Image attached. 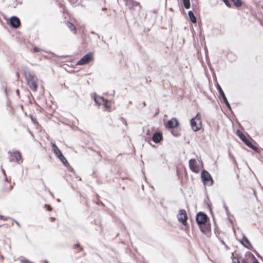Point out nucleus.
Here are the masks:
<instances>
[{"instance_id":"nucleus-24","label":"nucleus","mask_w":263,"mask_h":263,"mask_svg":"<svg viewBox=\"0 0 263 263\" xmlns=\"http://www.w3.org/2000/svg\"><path fill=\"white\" fill-rule=\"evenodd\" d=\"M20 260L21 263H32L30 261H29L26 258H22Z\"/></svg>"},{"instance_id":"nucleus-1","label":"nucleus","mask_w":263,"mask_h":263,"mask_svg":"<svg viewBox=\"0 0 263 263\" xmlns=\"http://www.w3.org/2000/svg\"><path fill=\"white\" fill-rule=\"evenodd\" d=\"M191 126L192 129L195 132L199 130L201 128V121L198 114H197L195 117L191 119Z\"/></svg>"},{"instance_id":"nucleus-11","label":"nucleus","mask_w":263,"mask_h":263,"mask_svg":"<svg viewBox=\"0 0 263 263\" xmlns=\"http://www.w3.org/2000/svg\"><path fill=\"white\" fill-rule=\"evenodd\" d=\"M241 243L248 249H250L252 248V246L250 241L245 236H243V238L241 240Z\"/></svg>"},{"instance_id":"nucleus-25","label":"nucleus","mask_w":263,"mask_h":263,"mask_svg":"<svg viewBox=\"0 0 263 263\" xmlns=\"http://www.w3.org/2000/svg\"><path fill=\"white\" fill-rule=\"evenodd\" d=\"M222 1L224 3L226 6H227L229 7H231V5L228 0H222Z\"/></svg>"},{"instance_id":"nucleus-21","label":"nucleus","mask_w":263,"mask_h":263,"mask_svg":"<svg viewBox=\"0 0 263 263\" xmlns=\"http://www.w3.org/2000/svg\"><path fill=\"white\" fill-rule=\"evenodd\" d=\"M106 108H109L111 106V103L110 101L105 100V102L103 105Z\"/></svg>"},{"instance_id":"nucleus-37","label":"nucleus","mask_w":263,"mask_h":263,"mask_svg":"<svg viewBox=\"0 0 263 263\" xmlns=\"http://www.w3.org/2000/svg\"><path fill=\"white\" fill-rule=\"evenodd\" d=\"M1 226H2V225H0V227H1Z\"/></svg>"},{"instance_id":"nucleus-3","label":"nucleus","mask_w":263,"mask_h":263,"mask_svg":"<svg viewBox=\"0 0 263 263\" xmlns=\"http://www.w3.org/2000/svg\"><path fill=\"white\" fill-rule=\"evenodd\" d=\"M24 74L30 88L33 89V76L31 72L28 70H25Z\"/></svg>"},{"instance_id":"nucleus-19","label":"nucleus","mask_w":263,"mask_h":263,"mask_svg":"<svg viewBox=\"0 0 263 263\" xmlns=\"http://www.w3.org/2000/svg\"><path fill=\"white\" fill-rule=\"evenodd\" d=\"M183 3L184 7L186 9H189L190 7V0H183Z\"/></svg>"},{"instance_id":"nucleus-27","label":"nucleus","mask_w":263,"mask_h":263,"mask_svg":"<svg viewBox=\"0 0 263 263\" xmlns=\"http://www.w3.org/2000/svg\"><path fill=\"white\" fill-rule=\"evenodd\" d=\"M3 218H4V219L5 220H6V218H4L2 215H0V219H3Z\"/></svg>"},{"instance_id":"nucleus-18","label":"nucleus","mask_w":263,"mask_h":263,"mask_svg":"<svg viewBox=\"0 0 263 263\" xmlns=\"http://www.w3.org/2000/svg\"><path fill=\"white\" fill-rule=\"evenodd\" d=\"M237 135L240 137V138L243 141L246 140V138L245 135L240 131L237 130Z\"/></svg>"},{"instance_id":"nucleus-13","label":"nucleus","mask_w":263,"mask_h":263,"mask_svg":"<svg viewBox=\"0 0 263 263\" xmlns=\"http://www.w3.org/2000/svg\"><path fill=\"white\" fill-rule=\"evenodd\" d=\"M162 138V135L159 133H156L153 136V140L155 143L159 142Z\"/></svg>"},{"instance_id":"nucleus-7","label":"nucleus","mask_w":263,"mask_h":263,"mask_svg":"<svg viewBox=\"0 0 263 263\" xmlns=\"http://www.w3.org/2000/svg\"><path fill=\"white\" fill-rule=\"evenodd\" d=\"M92 59V55L90 53L86 54L78 62V64L80 65H84L88 63Z\"/></svg>"},{"instance_id":"nucleus-17","label":"nucleus","mask_w":263,"mask_h":263,"mask_svg":"<svg viewBox=\"0 0 263 263\" xmlns=\"http://www.w3.org/2000/svg\"><path fill=\"white\" fill-rule=\"evenodd\" d=\"M67 26L71 29V30L73 31L74 33H76L77 32V29L75 27H74L73 25L69 22H67Z\"/></svg>"},{"instance_id":"nucleus-33","label":"nucleus","mask_w":263,"mask_h":263,"mask_svg":"<svg viewBox=\"0 0 263 263\" xmlns=\"http://www.w3.org/2000/svg\"><path fill=\"white\" fill-rule=\"evenodd\" d=\"M51 219H52V221H53V220H54V218L52 217V218H51Z\"/></svg>"},{"instance_id":"nucleus-16","label":"nucleus","mask_w":263,"mask_h":263,"mask_svg":"<svg viewBox=\"0 0 263 263\" xmlns=\"http://www.w3.org/2000/svg\"><path fill=\"white\" fill-rule=\"evenodd\" d=\"M188 14H189V16L191 21L193 23H196V18L194 14H193V12L191 11H189L188 12Z\"/></svg>"},{"instance_id":"nucleus-9","label":"nucleus","mask_w":263,"mask_h":263,"mask_svg":"<svg viewBox=\"0 0 263 263\" xmlns=\"http://www.w3.org/2000/svg\"><path fill=\"white\" fill-rule=\"evenodd\" d=\"M21 159V156L19 152H14L11 154V157L10 158V161H16L18 163Z\"/></svg>"},{"instance_id":"nucleus-32","label":"nucleus","mask_w":263,"mask_h":263,"mask_svg":"<svg viewBox=\"0 0 263 263\" xmlns=\"http://www.w3.org/2000/svg\"><path fill=\"white\" fill-rule=\"evenodd\" d=\"M33 87H34V89L36 87V85L35 84V83H34Z\"/></svg>"},{"instance_id":"nucleus-38","label":"nucleus","mask_w":263,"mask_h":263,"mask_svg":"<svg viewBox=\"0 0 263 263\" xmlns=\"http://www.w3.org/2000/svg\"><path fill=\"white\" fill-rule=\"evenodd\" d=\"M237 263H239V262H238Z\"/></svg>"},{"instance_id":"nucleus-26","label":"nucleus","mask_w":263,"mask_h":263,"mask_svg":"<svg viewBox=\"0 0 263 263\" xmlns=\"http://www.w3.org/2000/svg\"><path fill=\"white\" fill-rule=\"evenodd\" d=\"M222 1L224 3L226 6H227L229 7H231V5L228 0H222Z\"/></svg>"},{"instance_id":"nucleus-8","label":"nucleus","mask_w":263,"mask_h":263,"mask_svg":"<svg viewBox=\"0 0 263 263\" xmlns=\"http://www.w3.org/2000/svg\"><path fill=\"white\" fill-rule=\"evenodd\" d=\"M216 87H217L220 95L221 96L222 99H223V101L224 102L226 105H227V106L228 108H230L231 107H230V104L229 103L228 100L224 95V93L222 89H221V87L220 86V85L218 84H217Z\"/></svg>"},{"instance_id":"nucleus-20","label":"nucleus","mask_w":263,"mask_h":263,"mask_svg":"<svg viewBox=\"0 0 263 263\" xmlns=\"http://www.w3.org/2000/svg\"><path fill=\"white\" fill-rule=\"evenodd\" d=\"M232 1L233 2L234 5L237 7L241 6L242 3L240 0H233Z\"/></svg>"},{"instance_id":"nucleus-35","label":"nucleus","mask_w":263,"mask_h":263,"mask_svg":"<svg viewBox=\"0 0 263 263\" xmlns=\"http://www.w3.org/2000/svg\"><path fill=\"white\" fill-rule=\"evenodd\" d=\"M16 93H18V90H17Z\"/></svg>"},{"instance_id":"nucleus-29","label":"nucleus","mask_w":263,"mask_h":263,"mask_svg":"<svg viewBox=\"0 0 263 263\" xmlns=\"http://www.w3.org/2000/svg\"><path fill=\"white\" fill-rule=\"evenodd\" d=\"M30 118H31V120L33 121V116L31 115L30 116Z\"/></svg>"},{"instance_id":"nucleus-10","label":"nucleus","mask_w":263,"mask_h":263,"mask_svg":"<svg viewBox=\"0 0 263 263\" xmlns=\"http://www.w3.org/2000/svg\"><path fill=\"white\" fill-rule=\"evenodd\" d=\"M167 127L170 128H174L178 125V122L175 118H173L167 122Z\"/></svg>"},{"instance_id":"nucleus-5","label":"nucleus","mask_w":263,"mask_h":263,"mask_svg":"<svg viewBox=\"0 0 263 263\" xmlns=\"http://www.w3.org/2000/svg\"><path fill=\"white\" fill-rule=\"evenodd\" d=\"M207 218L208 217L205 214L199 213L197 215L196 221L198 224H204L206 221Z\"/></svg>"},{"instance_id":"nucleus-22","label":"nucleus","mask_w":263,"mask_h":263,"mask_svg":"<svg viewBox=\"0 0 263 263\" xmlns=\"http://www.w3.org/2000/svg\"><path fill=\"white\" fill-rule=\"evenodd\" d=\"M243 142L248 146H249L250 147L254 149V146H253V145L251 144V143L246 138V140H245V141H243Z\"/></svg>"},{"instance_id":"nucleus-14","label":"nucleus","mask_w":263,"mask_h":263,"mask_svg":"<svg viewBox=\"0 0 263 263\" xmlns=\"http://www.w3.org/2000/svg\"><path fill=\"white\" fill-rule=\"evenodd\" d=\"M53 151L54 152V153L55 154V155L59 157H62V154L61 153L60 150L59 149V148L56 146L55 144H53Z\"/></svg>"},{"instance_id":"nucleus-31","label":"nucleus","mask_w":263,"mask_h":263,"mask_svg":"<svg viewBox=\"0 0 263 263\" xmlns=\"http://www.w3.org/2000/svg\"><path fill=\"white\" fill-rule=\"evenodd\" d=\"M15 223L19 227V223L17 221H15Z\"/></svg>"},{"instance_id":"nucleus-12","label":"nucleus","mask_w":263,"mask_h":263,"mask_svg":"<svg viewBox=\"0 0 263 263\" xmlns=\"http://www.w3.org/2000/svg\"><path fill=\"white\" fill-rule=\"evenodd\" d=\"M201 178L204 181H209L211 180V177L210 174L206 171H203L201 173Z\"/></svg>"},{"instance_id":"nucleus-23","label":"nucleus","mask_w":263,"mask_h":263,"mask_svg":"<svg viewBox=\"0 0 263 263\" xmlns=\"http://www.w3.org/2000/svg\"><path fill=\"white\" fill-rule=\"evenodd\" d=\"M61 160V161L65 164L66 165V163H67V160L66 159V158L64 157V156L62 155V157H58Z\"/></svg>"},{"instance_id":"nucleus-2","label":"nucleus","mask_w":263,"mask_h":263,"mask_svg":"<svg viewBox=\"0 0 263 263\" xmlns=\"http://www.w3.org/2000/svg\"><path fill=\"white\" fill-rule=\"evenodd\" d=\"M178 220L183 225L186 224L187 215L186 212L184 210H180L177 215Z\"/></svg>"},{"instance_id":"nucleus-6","label":"nucleus","mask_w":263,"mask_h":263,"mask_svg":"<svg viewBox=\"0 0 263 263\" xmlns=\"http://www.w3.org/2000/svg\"><path fill=\"white\" fill-rule=\"evenodd\" d=\"M10 25L14 28H18L21 25L20 19L16 16H12L9 20Z\"/></svg>"},{"instance_id":"nucleus-4","label":"nucleus","mask_w":263,"mask_h":263,"mask_svg":"<svg viewBox=\"0 0 263 263\" xmlns=\"http://www.w3.org/2000/svg\"><path fill=\"white\" fill-rule=\"evenodd\" d=\"M189 166L190 169L194 172L198 173L200 171V166L197 164V162L195 159H191L189 161Z\"/></svg>"},{"instance_id":"nucleus-36","label":"nucleus","mask_w":263,"mask_h":263,"mask_svg":"<svg viewBox=\"0 0 263 263\" xmlns=\"http://www.w3.org/2000/svg\"><path fill=\"white\" fill-rule=\"evenodd\" d=\"M252 263H258V262H253Z\"/></svg>"},{"instance_id":"nucleus-15","label":"nucleus","mask_w":263,"mask_h":263,"mask_svg":"<svg viewBox=\"0 0 263 263\" xmlns=\"http://www.w3.org/2000/svg\"><path fill=\"white\" fill-rule=\"evenodd\" d=\"M105 100H105L103 98L100 96H97L95 98V101L96 102V103L99 105H103Z\"/></svg>"},{"instance_id":"nucleus-34","label":"nucleus","mask_w":263,"mask_h":263,"mask_svg":"<svg viewBox=\"0 0 263 263\" xmlns=\"http://www.w3.org/2000/svg\"><path fill=\"white\" fill-rule=\"evenodd\" d=\"M34 51H37V50H36V48H34Z\"/></svg>"},{"instance_id":"nucleus-30","label":"nucleus","mask_w":263,"mask_h":263,"mask_svg":"<svg viewBox=\"0 0 263 263\" xmlns=\"http://www.w3.org/2000/svg\"><path fill=\"white\" fill-rule=\"evenodd\" d=\"M70 2L74 3V1H77V0H69Z\"/></svg>"},{"instance_id":"nucleus-28","label":"nucleus","mask_w":263,"mask_h":263,"mask_svg":"<svg viewBox=\"0 0 263 263\" xmlns=\"http://www.w3.org/2000/svg\"><path fill=\"white\" fill-rule=\"evenodd\" d=\"M48 210L49 211H51V208L50 206H48Z\"/></svg>"}]
</instances>
